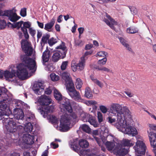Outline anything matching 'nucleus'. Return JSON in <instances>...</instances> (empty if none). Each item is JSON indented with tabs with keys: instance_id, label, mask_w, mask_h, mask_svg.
Segmentation results:
<instances>
[{
	"instance_id": "obj_1",
	"label": "nucleus",
	"mask_w": 156,
	"mask_h": 156,
	"mask_svg": "<svg viewBox=\"0 0 156 156\" xmlns=\"http://www.w3.org/2000/svg\"><path fill=\"white\" fill-rule=\"evenodd\" d=\"M21 47L27 55L22 56L21 59L22 63L16 66V71L14 65L10 66L8 70L5 71L4 76L6 80L13 82L18 85V78L24 80L31 76V73L35 71L37 65L34 58H30L28 55H31L33 52L30 43L27 40H23L21 42Z\"/></svg>"
},
{
	"instance_id": "obj_2",
	"label": "nucleus",
	"mask_w": 156,
	"mask_h": 156,
	"mask_svg": "<svg viewBox=\"0 0 156 156\" xmlns=\"http://www.w3.org/2000/svg\"><path fill=\"white\" fill-rule=\"evenodd\" d=\"M108 115V122L112 123L116 122L115 126L119 131L133 136L138 134L136 129L131 126L133 121L131 112L127 107L118 104H113Z\"/></svg>"
},
{
	"instance_id": "obj_3",
	"label": "nucleus",
	"mask_w": 156,
	"mask_h": 156,
	"mask_svg": "<svg viewBox=\"0 0 156 156\" xmlns=\"http://www.w3.org/2000/svg\"><path fill=\"white\" fill-rule=\"evenodd\" d=\"M59 107L62 115L60 120L59 126L57 125L55 127L61 131L66 132L72 127V122L74 121L77 117L76 114L73 112L69 100L63 98L61 103Z\"/></svg>"
},
{
	"instance_id": "obj_4",
	"label": "nucleus",
	"mask_w": 156,
	"mask_h": 156,
	"mask_svg": "<svg viewBox=\"0 0 156 156\" xmlns=\"http://www.w3.org/2000/svg\"><path fill=\"white\" fill-rule=\"evenodd\" d=\"M37 103L42 105L40 108V112L44 117L47 115L48 112H52L54 109V105H48L53 102L51 98L45 95H41L37 99Z\"/></svg>"
},
{
	"instance_id": "obj_5",
	"label": "nucleus",
	"mask_w": 156,
	"mask_h": 156,
	"mask_svg": "<svg viewBox=\"0 0 156 156\" xmlns=\"http://www.w3.org/2000/svg\"><path fill=\"white\" fill-rule=\"evenodd\" d=\"M4 6V5L0 3V15L6 17L10 21L15 22L21 18V17L17 15L15 7L12 9H6L1 12V10Z\"/></svg>"
},
{
	"instance_id": "obj_6",
	"label": "nucleus",
	"mask_w": 156,
	"mask_h": 156,
	"mask_svg": "<svg viewBox=\"0 0 156 156\" xmlns=\"http://www.w3.org/2000/svg\"><path fill=\"white\" fill-rule=\"evenodd\" d=\"M105 145L108 150L112 151L117 156H123L127 153V149H124L122 152H120L119 142L116 143L114 140L112 141H107L105 143Z\"/></svg>"
},
{
	"instance_id": "obj_7",
	"label": "nucleus",
	"mask_w": 156,
	"mask_h": 156,
	"mask_svg": "<svg viewBox=\"0 0 156 156\" xmlns=\"http://www.w3.org/2000/svg\"><path fill=\"white\" fill-rule=\"evenodd\" d=\"M147 132L151 146L154 147L156 146V125L148 124Z\"/></svg>"
},
{
	"instance_id": "obj_8",
	"label": "nucleus",
	"mask_w": 156,
	"mask_h": 156,
	"mask_svg": "<svg viewBox=\"0 0 156 156\" xmlns=\"http://www.w3.org/2000/svg\"><path fill=\"white\" fill-rule=\"evenodd\" d=\"M77 139H73L69 142V145L71 148L77 152L80 151L81 148L83 149L87 147L89 145L88 142L84 139L80 140L78 141V145L77 144Z\"/></svg>"
},
{
	"instance_id": "obj_9",
	"label": "nucleus",
	"mask_w": 156,
	"mask_h": 156,
	"mask_svg": "<svg viewBox=\"0 0 156 156\" xmlns=\"http://www.w3.org/2000/svg\"><path fill=\"white\" fill-rule=\"evenodd\" d=\"M133 148L137 156H143L141 154H145L147 149L145 144L142 138L137 140Z\"/></svg>"
},
{
	"instance_id": "obj_10",
	"label": "nucleus",
	"mask_w": 156,
	"mask_h": 156,
	"mask_svg": "<svg viewBox=\"0 0 156 156\" xmlns=\"http://www.w3.org/2000/svg\"><path fill=\"white\" fill-rule=\"evenodd\" d=\"M56 48L58 50L52 56V60L54 62L58 61L61 56L62 58H64L66 56L67 51L65 44L63 43Z\"/></svg>"
},
{
	"instance_id": "obj_11",
	"label": "nucleus",
	"mask_w": 156,
	"mask_h": 156,
	"mask_svg": "<svg viewBox=\"0 0 156 156\" xmlns=\"http://www.w3.org/2000/svg\"><path fill=\"white\" fill-rule=\"evenodd\" d=\"M85 61L84 57H81L78 63H77L76 59H73L72 61L71 64L72 70L74 72L77 70L79 71L83 70L84 69L85 66Z\"/></svg>"
},
{
	"instance_id": "obj_12",
	"label": "nucleus",
	"mask_w": 156,
	"mask_h": 156,
	"mask_svg": "<svg viewBox=\"0 0 156 156\" xmlns=\"http://www.w3.org/2000/svg\"><path fill=\"white\" fill-rule=\"evenodd\" d=\"M34 136L29 133L24 134L20 138L18 141V144L20 145L22 144L31 145L34 143Z\"/></svg>"
},
{
	"instance_id": "obj_13",
	"label": "nucleus",
	"mask_w": 156,
	"mask_h": 156,
	"mask_svg": "<svg viewBox=\"0 0 156 156\" xmlns=\"http://www.w3.org/2000/svg\"><path fill=\"white\" fill-rule=\"evenodd\" d=\"M68 93L70 97L76 101H80L81 100L80 95L75 89L74 84L66 87Z\"/></svg>"
},
{
	"instance_id": "obj_14",
	"label": "nucleus",
	"mask_w": 156,
	"mask_h": 156,
	"mask_svg": "<svg viewBox=\"0 0 156 156\" xmlns=\"http://www.w3.org/2000/svg\"><path fill=\"white\" fill-rule=\"evenodd\" d=\"M103 16V21L112 29L115 30V26H117L118 25L117 22L106 13H104Z\"/></svg>"
},
{
	"instance_id": "obj_15",
	"label": "nucleus",
	"mask_w": 156,
	"mask_h": 156,
	"mask_svg": "<svg viewBox=\"0 0 156 156\" xmlns=\"http://www.w3.org/2000/svg\"><path fill=\"white\" fill-rule=\"evenodd\" d=\"M134 142L131 140L127 139H124L121 141L120 143H119V147L120 152H122L124 149H127V152L128 149L124 147V146L130 147L133 146Z\"/></svg>"
},
{
	"instance_id": "obj_16",
	"label": "nucleus",
	"mask_w": 156,
	"mask_h": 156,
	"mask_svg": "<svg viewBox=\"0 0 156 156\" xmlns=\"http://www.w3.org/2000/svg\"><path fill=\"white\" fill-rule=\"evenodd\" d=\"M22 128V126L17 125L16 123L12 120L9 121L6 128L8 131L10 132H14L17 130L20 131V128Z\"/></svg>"
},
{
	"instance_id": "obj_17",
	"label": "nucleus",
	"mask_w": 156,
	"mask_h": 156,
	"mask_svg": "<svg viewBox=\"0 0 156 156\" xmlns=\"http://www.w3.org/2000/svg\"><path fill=\"white\" fill-rule=\"evenodd\" d=\"M60 75L65 81V85L66 87H67L68 86H69L71 84H74L73 82L70 77L69 73L67 72H63L60 73Z\"/></svg>"
},
{
	"instance_id": "obj_18",
	"label": "nucleus",
	"mask_w": 156,
	"mask_h": 156,
	"mask_svg": "<svg viewBox=\"0 0 156 156\" xmlns=\"http://www.w3.org/2000/svg\"><path fill=\"white\" fill-rule=\"evenodd\" d=\"M44 88L43 83L41 82H38L34 84L32 89L34 93L40 94L44 91Z\"/></svg>"
},
{
	"instance_id": "obj_19",
	"label": "nucleus",
	"mask_w": 156,
	"mask_h": 156,
	"mask_svg": "<svg viewBox=\"0 0 156 156\" xmlns=\"http://www.w3.org/2000/svg\"><path fill=\"white\" fill-rule=\"evenodd\" d=\"M51 55L50 51L48 49L43 53L42 56V61L43 65H45V63L48 62Z\"/></svg>"
},
{
	"instance_id": "obj_20",
	"label": "nucleus",
	"mask_w": 156,
	"mask_h": 156,
	"mask_svg": "<svg viewBox=\"0 0 156 156\" xmlns=\"http://www.w3.org/2000/svg\"><path fill=\"white\" fill-rule=\"evenodd\" d=\"M6 92L5 88L3 87H0V96L3 92L5 93ZM5 101H0V116L2 115V112L7 107V105L5 102Z\"/></svg>"
},
{
	"instance_id": "obj_21",
	"label": "nucleus",
	"mask_w": 156,
	"mask_h": 156,
	"mask_svg": "<svg viewBox=\"0 0 156 156\" xmlns=\"http://www.w3.org/2000/svg\"><path fill=\"white\" fill-rule=\"evenodd\" d=\"M14 116L17 119H22L24 116L23 111L20 109H16L14 112Z\"/></svg>"
},
{
	"instance_id": "obj_22",
	"label": "nucleus",
	"mask_w": 156,
	"mask_h": 156,
	"mask_svg": "<svg viewBox=\"0 0 156 156\" xmlns=\"http://www.w3.org/2000/svg\"><path fill=\"white\" fill-rule=\"evenodd\" d=\"M54 95L55 98V99L58 101H60V106L61 105V103L62 99L63 98H65L68 99L67 98L65 97H62V95L61 93L56 88H54L53 89Z\"/></svg>"
},
{
	"instance_id": "obj_23",
	"label": "nucleus",
	"mask_w": 156,
	"mask_h": 156,
	"mask_svg": "<svg viewBox=\"0 0 156 156\" xmlns=\"http://www.w3.org/2000/svg\"><path fill=\"white\" fill-rule=\"evenodd\" d=\"M33 129V126L30 122L26 124L24 127L22 126V128H20V132H30Z\"/></svg>"
},
{
	"instance_id": "obj_24",
	"label": "nucleus",
	"mask_w": 156,
	"mask_h": 156,
	"mask_svg": "<svg viewBox=\"0 0 156 156\" xmlns=\"http://www.w3.org/2000/svg\"><path fill=\"white\" fill-rule=\"evenodd\" d=\"M51 112H48L47 115L45 118L47 117L48 120L50 122L52 123L55 124V126L56 125V124L58 122V119L57 117L53 115H51L49 114V113Z\"/></svg>"
},
{
	"instance_id": "obj_25",
	"label": "nucleus",
	"mask_w": 156,
	"mask_h": 156,
	"mask_svg": "<svg viewBox=\"0 0 156 156\" xmlns=\"http://www.w3.org/2000/svg\"><path fill=\"white\" fill-rule=\"evenodd\" d=\"M55 18H52L49 23L45 24L44 29L49 32L51 31V28L55 23Z\"/></svg>"
},
{
	"instance_id": "obj_26",
	"label": "nucleus",
	"mask_w": 156,
	"mask_h": 156,
	"mask_svg": "<svg viewBox=\"0 0 156 156\" xmlns=\"http://www.w3.org/2000/svg\"><path fill=\"white\" fill-rule=\"evenodd\" d=\"M23 21H20L16 22L13 24H12L11 23L9 22L8 24H11L12 25V27L14 28H16L17 29H19L21 28H21L23 26Z\"/></svg>"
},
{
	"instance_id": "obj_27",
	"label": "nucleus",
	"mask_w": 156,
	"mask_h": 156,
	"mask_svg": "<svg viewBox=\"0 0 156 156\" xmlns=\"http://www.w3.org/2000/svg\"><path fill=\"white\" fill-rule=\"evenodd\" d=\"M31 23L29 21L24 22L23 21V26L21 28V30L24 31L27 30V29H29L31 27Z\"/></svg>"
},
{
	"instance_id": "obj_28",
	"label": "nucleus",
	"mask_w": 156,
	"mask_h": 156,
	"mask_svg": "<svg viewBox=\"0 0 156 156\" xmlns=\"http://www.w3.org/2000/svg\"><path fill=\"white\" fill-rule=\"evenodd\" d=\"M91 115L83 112L80 115V118L81 120L84 122H87Z\"/></svg>"
},
{
	"instance_id": "obj_29",
	"label": "nucleus",
	"mask_w": 156,
	"mask_h": 156,
	"mask_svg": "<svg viewBox=\"0 0 156 156\" xmlns=\"http://www.w3.org/2000/svg\"><path fill=\"white\" fill-rule=\"evenodd\" d=\"M86 105L88 106L92 107L93 109L96 110L97 107V102L95 101H88L86 102Z\"/></svg>"
},
{
	"instance_id": "obj_30",
	"label": "nucleus",
	"mask_w": 156,
	"mask_h": 156,
	"mask_svg": "<svg viewBox=\"0 0 156 156\" xmlns=\"http://www.w3.org/2000/svg\"><path fill=\"white\" fill-rule=\"evenodd\" d=\"M88 121L90 124L93 125L94 127H96L98 126V124L95 118L91 115Z\"/></svg>"
},
{
	"instance_id": "obj_31",
	"label": "nucleus",
	"mask_w": 156,
	"mask_h": 156,
	"mask_svg": "<svg viewBox=\"0 0 156 156\" xmlns=\"http://www.w3.org/2000/svg\"><path fill=\"white\" fill-rule=\"evenodd\" d=\"M80 129L87 133L91 132V129L88 125L85 124L81 125L80 126Z\"/></svg>"
},
{
	"instance_id": "obj_32",
	"label": "nucleus",
	"mask_w": 156,
	"mask_h": 156,
	"mask_svg": "<svg viewBox=\"0 0 156 156\" xmlns=\"http://www.w3.org/2000/svg\"><path fill=\"white\" fill-rule=\"evenodd\" d=\"M120 42L129 51L131 50V48H130L129 44L127 43V41L124 39L123 38H119Z\"/></svg>"
},
{
	"instance_id": "obj_33",
	"label": "nucleus",
	"mask_w": 156,
	"mask_h": 156,
	"mask_svg": "<svg viewBox=\"0 0 156 156\" xmlns=\"http://www.w3.org/2000/svg\"><path fill=\"white\" fill-rule=\"evenodd\" d=\"M120 42L129 51L131 50V48H130L129 44L127 43V41L124 39L123 38H119Z\"/></svg>"
},
{
	"instance_id": "obj_34",
	"label": "nucleus",
	"mask_w": 156,
	"mask_h": 156,
	"mask_svg": "<svg viewBox=\"0 0 156 156\" xmlns=\"http://www.w3.org/2000/svg\"><path fill=\"white\" fill-rule=\"evenodd\" d=\"M85 96L87 98H90L92 97V93L89 87H87L85 89Z\"/></svg>"
},
{
	"instance_id": "obj_35",
	"label": "nucleus",
	"mask_w": 156,
	"mask_h": 156,
	"mask_svg": "<svg viewBox=\"0 0 156 156\" xmlns=\"http://www.w3.org/2000/svg\"><path fill=\"white\" fill-rule=\"evenodd\" d=\"M49 77L51 80L53 82L57 81L60 79L59 76L54 73H51Z\"/></svg>"
},
{
	"instance_id": "obj_36",
	"label": "nucleus",
	"mask_w": 156,
	"mask_h": 156,
	"mask_svg": "<svg viewBox=\"0 0 156 156\" xmlns=\"http://www.w3.org/2000/svg\"><path fill=\"white\" fill-rule=\"evenodd\" d=\"M90 78L92 81L98 85L99 87H103V83L96 79L94 76H90Z\"/></svg>"
},
{
	"instance_id": "obj_37",
	"label": "nucleus",
	"mask_w": 156,
	"mask_h": 156,
	"mask_svg": "<svg viewBox=\"0 0 156 156\" xmlns=\"http://www.w3.org/2000/svg\"><path fill=\"white\" fill-rule=\"evenodd\" d=\"M45 66V69L46 70L48 71H52L54 69L52 64L48 62L45 63V65H43Z\"/></svg>"
},
{
	"instance_id": "obj_38",
	"label": "nucleus",
	"mask_w": 156,
	"mask_h": 156,
	"mask_svg": "<svg viewBox=\"0 0 156 156\" xmlns=\"http://www.w3.org/2000/svg\"><path fill=\"white\" fill-rule=\"evenodd\" d=\"M138 29L134 27H130L126 29V32L129 34H134L137 32Z\"/></svg>"
},
{
	"instance_id": "obj_39",
	"label": "nucleus",
	"mask_w": 156,
	"mask_h": 156,
	"mask_svg": "<svg viewBox=\"0 0 156 156\" xmlns=\"http://www.w3.org/2000/svg\"><path fill=\"white\" fill-rule=\"evenodd\" d=\"M108 54L106 52L104 51H100L98 52L96 55V57L105 58L107 56Z\"/></svg>"
},
{
	"instance_id": "obj_40",
	"label": "nucleus",
	"mask_w": 156,
	"mask_h": 156,
	"mask_svg": "<svg viewBox=\"0 0 156 156\" xmlns=\"http://www.w3.org/2000/svg\"><path fill=\"white\" fill-rule=\"evenodd\" d=\"M75 83L76 88L78 89H80L82 85V83L80 79L79 78H76Z\"/></svg>"
},
{
	"instance_id": "obj_41",
	"label": "nucleus",
	"mask_w": 156,
	"mask_h": 156,
	"mask_svg": "<svg viewBox=\"0 0 156 156\" xmlns=\"http://www.w3.org/2000/svg\"><path fill=\"white\" fill-rule=\"evenodd\" d=\"M6 23L4 20H0V30L4 29L6 26Z\"/></svg>"
},
{
	"instance_id": "obj_42",
	"label": "nucleus",
	"mask_w": 156,
	"mask_h": 156,
	"mask_svg": "<svg viewBox=\"0 0 156 156\" xmlns=\"http://www.w3.org/2000/svg\"><path fill=\"white\" fill-rule=\"evenodd\" d=\"M27 121H31L32 120H33L34 119V116L32 113L30 112L27 115Z\"/></svg>"
},
{
	"instance_id": "obj_43",
	"label": "nucleus",
	"mask_w": 156,
	"mask_h": 156,
	"mask_svg": "<svg viewBox=\"0 0 156 156\" xmlns=\"http://www.w3.org/2000/svg\"><path fill=\"white\" fill-rule=\"evenodd\" d=\"M68 64V61L62 62L61 66V69L62 70H65L67 67Z\"/></svg>"
},
{
	"instance_id": "obj_44",
	"label": "nucleus",
	"mask_w": 156,
	"mask_h": 156,
	"mask_svg": "<svg viewBox=\"0 0 156 156\" xmlns=\"http://www.w3.org/2000/svg\"><path fill=\"white\" fill-rule=\"evenodd\" d=\"M107 59L106 57L104 58L103 59L99 60L98 62V64L99 65H105L107 62Z\"/></svg>"
},
{
	"instance_id": "obj_45",
	"label": "nucleus",
	"mask_w": 156,
	"mask_h": 156,
	"mask_svg": "<svg viewBox=\"0 0 156 156\" xmlns=\"http://www.w3.org/2000/svg\"><path fill=\"white\" fill-rule=\"evenodd\" d=\"M50 35L48 34H46L44 35L42 38V41L44 43H46Z\"/></svg>"
},
{
	"instance_id": "obj_46",
	"label": "nucleus",
	"mask_w": 156,
	"mask_h": 156,
	"mask_svg": "<svg viewBox=\"0 0 156 156\" xmlns=\"http://www.w3.org/2000/svg\"><path fill=\"white\" fill-rule=\"evenodd\" d=\"M100 110L104 114L106 113L108 111V109L104 105H101L99 107Z\"/></svg>"
},
{
	"instance_id": "obj_47",
	"label": "nucleus",
	"mask_w": 156,
	"mask_h": 156,
	"mask_svg": "<svg viewBox=\"0 0 156 156\" xmlns=\"http://www.w3.org/2000/svg\"><path fill=\"white\" fill-rule=\"evenodd\" d=\"M20 15L23 17L26 16L27 15V10L26 8L22 9L20 12Z\"/></svg>"
},
{
	"instance_id": "obj_48",
	"label": "nucleus",
	"mask_w": 156,
	"mask_h": 156,
	"mask_svg": "<svg viewBox=\"0 0 156 156\" xmlns=\"http://www.w3.org/2000/svg\"><path fill=\"white\" fill-rule=\"evenodd\" d=\"M29 30L31 35L32 37H34L36 33V30L34 28L31 27L29 29Z\"/></svg>"
},
{
	"instance_id": "obj_49",
	"label": "nucleus",
	"mask_w": 156,
	"mask_h": 156,
	"mask_svg": "<svg viewBox=\"0 0 156 156\" xmlns=\"http://www.w3.org/2000/svg\"><path fill=\"white\" fill-rule=\"evenodd\" d=\"M96 69H98L99 70L107 72H110V70L109 69L105 67H97Z\"/></svg>"
},
{
	"instance_id": "obj_50",
	"label": "nucleus",
	"mask_w": 156,
	"mask_h": 156,
	"mask_svg": "<svg viewBox=\"0 0 156 156\" xmlns=\"http://www.w3.org/2000/svg\"><path fill=\"white\" fill-rule=\"evenodd\" d=\"M57 41L56 39L53 38H52L48 41V43L50 46H52L55 44Z\"/></svg>"
},
{
	"instance_id": "obj_51",
	"label": "nucleus",
	"mask_w": 156,
	"mask_h": 156,
	"mask_svg": "<svg viewBox=\"0 0 156 156\" xmlns=\"http://www.w3.org/2000/svg\"><path fill=\"white\" fill-rule=\"evenodd\" d=\"M98 117L99 122H101L103 121V118L102 113L100 112H98Z\"/></svg>"
},
{
	"instance_id": "obj_52",
	"label": "nucleus",
	"mask_w": 156,
	"mask_h": 156,
	"mask_svg": "<svg viewBox=\"0 0 156 156\" xmlns=\"http://www.w3.org/2000/svg\"><path fill=\"white\" fill-rule=\"evenodd\" d=\"M75 44L76 45L81 46L83 44V42L82 40H78L75 41Z\"/></svg>"
},
{
	"instance_id": "obj_53",
	"label": "nucleus",
	"mask_w": 156,
	"mask_h": 156,
	"mask_svg": "<svg viewBox=\"0 0 156 156\" xmlns=\"http://www.w3.org/2000/svg\"><path fill=\"white\" fill-rule=\"evenodd\" d=\"M93 51H94L92 50H90V51H87L85 52L84 55L82 57H84V59H85L86 60L87 59L86 56L88 55H91L93 53Z\"/></svg>"
},
{
	"instance_id": "obj_54",
	"label": "nucleus",
	"mask_w": 156,
	"mask_h": 156,
	"mask_svg": "<svg viewBox=\"0 0 156 156\" xmlns=\"http://www.w3.org/2000/svg\"><path fill=\"white\" fill-rule=\"evenodd\" d=\"M130 10L132 13V14L134 15L136 14L137 12V9L134 7H132L131 8H130Z\"/></svg>"
},
{
	"instance_id": "obj_55",
	"label": "nucleus",
	"mask_w": 156,
	"mask_h": 156,
	"mask_svg": "<svg viewBox=\"0 0 156 156\" xmlns=\"http://www.w3.org/2000/svg\"><path fill=\"white\" fill-rule=\"evenodd\" d=\"M51 146L53 148L55 149L58 147V145L57 144H56L54 142H52L51 144Z\"/></svg>"
},
{
	"instance_id": "obj_56",
	"label": "nucleus",
	"mask_w": 156,
	"mask_h": 156,
	"mask_svg": "<svg viewBox=\"0 0 156 156\" xmlns=\"http://www.w3.org/2000/svg\"><path fill=\"white\" fill-rule=\"evenodd\" d=\"M51 93V90L50 87L47 88L45 90V93L47 94H50Z\"/></svg>"
},
{
	"instance_id": "obj_57",
	"label": "nucleus",
	"mask_w": 156,
	"mask_h": 156,
	"mask_svg": "<svg viewBox=\"0 0 156 156\" xmlns=\"http://www.w3.org/2000/svg\"><path fill=\"white\" fill-rule=\"evenodd\" d=\"M23 32L24 37L27 39H28L29 37V35L27 32V30H25L24 31H22Z\"/></svg>"
},
{
	"instance_id": "obj_58",
	"label": "nucleus",
	"mask_w": 156,
	"mask_h": 156,
	"mask_svg": "<svg viewBox=\"0 0 156 156\" xmlns=\"http://www.w3.org/2000/svg\"><path fill=\"white\" fill-rule=\"evenodd\" d=\"M116 0H98L100 3L107 2L109 1L113 2L115 1Z\"/></svg>"
},
{
	"instance_id": "obj_59",
	"label": "nucleus",
	"mask_w": 156,
	"mask_h": 156,
	"mask_svg": "<svg viewBox=\"0 0 156 156\" xmlns=\"http://www.w3.org/2000/svg\"><path fill=\"white\" fill-rule=\"evenodd\" d=\"M93 47V45L92 44H88L86 45L85 49L86 50H90Z\"/></svg>"
},
{
	"instance_id": "obj_60",
	"label": "nucleus",
	"mask_w": 156,
	"mask_h": 156,
	"mask_svg": "<svg viewBox=\"0 0 156 156\" xmlns=\"http://www.w3.org/2000/svg\"><path fill=\"white\" fill-rule=\"evenodd\" d=\"M125 93L129 97H131L133 96V94L130 91H126L125 92Z\"/></svg>"
},
{
	"instance_id": "obj_61",
	"label": "nucleus",
	"mask_w": 156,
	"mask_h": 156,
	"mask_svg": "<svg viewBox=\"0 0 156 156\" xmlns=\"http://www.w3.org/2000/svg\"><path fill=\"white\" fill-rule=\"evenodd\" d=\"M94 139L97 142V143L98 144L99 146L101 145V140L100 139H98V137L94 136Z\"/></svg>"
},
{
	"instance_id": "obj_62",
	"label": "nucleus",
	"mask_w": 156,
	"mask_h": 156,
	"mask_svg": "<svg viewBox=\"0 0 156 156\" xmlns=\"http://www.w3.org/2000/svg\"><path fill=\"white\" fill-rule=\"evenodd\" d=\"M78 30L80 34H82L84 31V28L82 27L78 28Z\"/></svg>"
},
{
	"instance_id": "obj_63",
	"label": "nucleus",
	"mask_w": 156,
	"mask_h": 156,
	"mask_svg": "<svg viewBox=\"0 0 156 156\" xmlns=\"http://www.w3.org/2000/svg\"><path fill=\"white\" fill-rule=\"evenodd\" d=\"M42 35V33L41 31L37 30V36L38 39L40 38Z\"/></svg>"
},
{
	"instance_id": "obj_64",
	"label": "nucleus",
	"mask_w": 156,
	"mask_h": 156,
	"mask_svg": "<svg viewBox=\"0 0 156 156\" xmlns=\"http://www.w3.org/2000/svg\"><path fill=\"white\" fill-rule=\"evenodd\" d=\"M48 151L47 150H45L42 153L41 156H48Z\"/></svg>"
}]
</instances>
